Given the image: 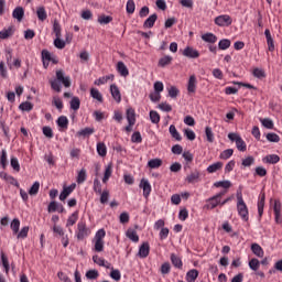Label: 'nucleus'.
Segmentation results:
<instances>
[{"label":"nucleus","mask_w":282,"mask_h":282,"mask_svg":"<svg viewBox=\"0 0 282 282\" xmlns=\"http://www.w3.org/2000/svg\"><path fill=\"white\" fill-rule=\"evenodd\" d=\"M61 83L64 85V87H72V80L69 77H65V73L63 70H57L56 79L50 80L51 89L57 94H61Z\"/></svg>","instance_id":"obj_1"},{"label":"nucleus","mask_w":282,"mask_h":282,"mask_svg":"<svg viewBox=\"0 0 282 282\" xmlns=\"http://www.w3.org/2000/svg\"><path fill=\"white\" fill-rule=\"evenodd\" d=\"M237 212L240 219H242V221H248V219H250L248 205H246V202L243 200V195L241 194V192L237 193Z\"/></svg>","instance_id":"obj_2"},{"label":"nucleus","mask_w":282,"mask_h":282,"mask_svg":"<svg viewBox=\"0 0 282 282\" xmlns=\"http://www.w3.org/2000/svg\"><path fill=\"white\" fill-rule=\"evenodd\" d=\"M105 237H107V231L105 229H99L96 231L93 239L95 252H102L105 250Z\"/></svg>","instance_id":"obj_3"},{"label":"nucleus","mask_w":282,"mask_h":282,"mask_svg":"<svg viewBox=\"0 0 282 282\" xmlns=\"http://www.w3.org/2000/svg\"><path fill=\"white\" fill-rule=\"evenodd\" d=\"M91 235V230L87 228V223L85 220H79L77 224V229L75 230V237L77 241H83Z\"/></svg>","instance_id":"obj_4"},{"label":"nucleus","mask_w":282,"mask_h":282,"mask_svg":"<svg viewBox=\"0 0 282 282\" xmlns=\"http://www.w3.org/2000/svg\"><path fill=\"white\" fill-rule=\"evenodd\" d=\"M228 139L231 142H236V148L238 151H241L242 153L247 151L248 145L246 144V141L239 135L238 133L231 132L228 134Z\"/></svg>","instance_id":"obj_5"},{"label":"nucleus","mask_w":282,"mask_h":282,"mask_svg":"<svg viewBox=\"0 0 282 282\" xmlns=\"http://www.w3.org/2000/svg\"><path fill=\"white\" fill-rule=\"evenodd\" d=\"M214 23L218 25V28H230V25H232V17L228 14L218 15L215 18Z\"/></svg>","instance_id":"obj_6"},{"label":"nucleus","mask_w":282,"mask_h":282,"mask_svg":"<svg viewBox=\"0 0 282 282\" xmlns=\"http://www.w3.org/2000/svg\"><path fill=\"white\" fill-rule=\"evenodd\" d=\"M221 200L217 196H212L206 199V204L204 205L205 210H215L217 206H220Z\"/></svg>","instance_id":"obj_7"},{"label":"nucleus","mask_w":282,"mask_h":282,"mask_svg":"<svg viewBox=\"0 0 282 282\" xmlns=\"http://www.w3.org/2000/svg\"><path fill=\"white\" fill-rule=\"evenodd\" d=\"M139 188L143 189V197L144 199H148V197H151V183L147 178H141Z\"/></svg>","instance_id":"obj_8"},{"label":"nucleus","mask_w":282,"mask_h":282,"mask_svg":"<svg viewBox=\"0 0 282 282\" xmlns=\"http://www.w3.org/2000/svg\"><path fill=\"white\" fill-rule=\"evenodd\" d=\"M281 210H282L281 200L275 199L274 206H273L275 224H282Z\"/></svg>","instance_id":"obj_9"},{"label":"nucleus","mask_w":282,"mask_h":282,"mask_svg":"<svg viewBox=\"0 0 282 282\" xmlns=\"http://www.w3.org/2000/svg\"><path fill=\"white\" fill-rule=\"evenodd\" d=\"M150 252H151V245H149V242H143L139 247L138 257L140 259H147V257H149Z\"/></svg>","instance_id":"obj_10"},{"label":"nucleus","mask_w":282,"mask_h":282,"mask_svg":"<svg viewBox=\"0 0 282 282\" xmlns=\"http://www.w3.org/2000/svg\"><path fill=\"white\" fill-rule=\"evenodd\" d=\"M200 177L202 173H199L197 170H194L185 177V182H187V184H197Z\"/></svg>","instance_id":"obj_11"},{"label":"nucleus","mask_w":282,"mask_h":282,"mask_svg":"<svg viewBox=\"0 0 282 282\" xmlns=\"http://www.w3.org/2000/svg\"><path fill=\"white\" fill-rule=\"evenodd\" d=\"M76 189V184L73 183L72 185L64 187L62 193L59 194L61 202H65L72 193Z\"/></svg>","instance_id":"obj_12"},{"label":"nucleus","mask_w":282,"mask_h":282,"mask_svg":"<svg viewBox=\"0 0 282 282\" xmlns=\"http://www.w3.org/2000/svg\"><path fill=\"white\" fill-rule=\"evenodd\" d=\"M183 56L187 58H199V51L193 48V46H186L183 51Z\"/></svg>","instance_id":"obj_13"},{"label":"nucleus","mask_w":282,"mask_h":282,"mask_svg":"<svg viewBox=\"0 0 282 282\" xmlns=\"http://www.w3.org/2000/svg\"><path fill=\"white\" fill-rule=\"evenodd\" d=\"M187 91L188 94H195V91H197V77L195 75L189 76Z\"/></svg>","instance_id":"obj_14"},{"label":"nucleus","mask_w":282,"mask_h":282,"mask_svg":"<svg viewBox=\"0 0 282 282\" xmlns=\"http://www.w3.org/2000/svg\"><path fill=\"white\" fill-rule=\"evenodd\" d=\"M110 93H111L113 100H116V102H118V104L122 102V95L120 94V89L118 88V86L116 84H112L110 86Z\"/></svg>","instance_id":"obj_15"},{"label":"nucleus","mask_w":282,"mask_h":282,"mask_svg":"<svg viewBox=\"0 0 282 282\" xmlns=\"http://www.w3.org/2000/svg\"><path fill=\"white\" fill-rule=\"evenodd\" d=\"M93 261L100 268H106V270L111 269L110 262L99 256H93Z\"/></svg>","instance_id":"obj_16"},{"label":"nucleus","mask_w":282,"mask_h":282,"mask_svg":"<svg viewBox=\"0 0 282 282\" xmlns=\"http://www.w3.org/2000/svg\"><path fill=\"white\" fill-rule=\"evenodd\" d=\"M12 17L21 22L23 21V17H25V10L22 7H17L12 12Z\"/></svg>","instance_id":"obj_17"},{"label":"nucleus","mask_w":282,"mask_h":282,"mask_svg":"<svg viewBox=\"0 0 282 282\" xmlns=\"http://www.w3.org/2000/svg\"><path fill=\"white\" fill-rule=\"evenodd\" d=\"M264 35L267 39L269 52H274V40L272 39V34L270 33L269 29H265Z\"/></svg>","instance_id":"obj_18"},{"label":"nucleus","mask_w":282,"mask_h":282,"mask_svg":"<svg viewBox=\"0 0 282 282\" xmlns=\"http://www.w3.org/2000/svg\"><path fill=\"white\" fill-rule=\"evenodd\" d=\"M128 124H135V109L128 108L126 111Z\"/></svg>","instance_id":"obj_19"},{"label":"nucleus","mask_w":282,"mask_h":282,"mask_svg":"<svg viewBox=\"0 0 282 282\" xmlns=\"http://www.w3.org/2000/svg\"><path fill=\"white\" fill-rule=\"evenodd\" d=\"M172 264L174 268H177L178 270H182L184 268V263L182 262V258L177 257V254L172 253L170 257Z\"/></svg>","instance_id":"obj_20"},{"label":"nucleus","mask_w":282,"mask_h":282,"mask_svg":"<svg viewBox=\"0 0 282 282\" xmlns=\"http://www.w3.org/2000/svg\"><path fill=\"white\" fill-rule=\"evenodd\" d=\"M1 265L8 276L10 274V261L8 260V256L6 253L1 252Z\"/></svg>","instance_id":"obj_21"},{"label":"nucleus","mask_w":282,"mask_h":282,"mask_svg":"<svg viewBox=\"0 0 282 282\" xmlns=\"http://www.w3.org/2000/svg\"><path fill=\"white\" fill-rule=\"evenodd\" d=\"M263 208H265V194H263L258 199V216H259V219H261V217H263Z\"/></svg>","instance_id":"obj_22"},{"label":"nucleus","mask_w":282,"mask_h":282,"mask_svg":"<svg viewBox=\"0 0 282 282\" xmlns=\"http://www.w3.org/2000/svg\"><path fill=\"white\" fill-rule=\"evenodd\" d=\"M200 39L205 43L215 44L217 42V35H215V33H204L203 35H200Z\"/></svg>","instance_id":"obj_23"},{"label":"nucleus","mask_w":282,"mask_h":282,"mask_svg":"<svg viewBox=\"0 0 282 282\" xmlns=\"http://www.w3.org/2000/svg\"><path fill=\"white\" fill-rule=\"evenodd\" d=\"M251 251L256 257H259L260 259H263L265 252L263 251V248L259 246V243H252L251 245Z\"/></svg>","instance_id":"obj_24"},{"label":"nucleus","mask_w":282,"mask_h":282,"mask_svg":"<svg viewBox=\"0 0 282 282\" xmlns=\"http://www.w3.org/2000/svg\"><path fill=\"white\" fill-rule=\"evenodd\" d=\"M14 35V26H9L8 29H3L0 31V39L6 40L10 39V36Z\"/></svg>","instance_id":"obj_25"},{"label":"nucleus","mask_w":282,"mask_h":282,"mask_svg":"<svg viewBox=\"0 0 282 282\" xmlns=\"http://www.w3.org/2000/svg\"><path fill=\"white\" fill-rule=\"evenodd\" d=\"M126 235L128 239H130V241H133L134 243H138V241H140V236H138V231H135V229L129 228Z\"/></svg>","instance_id":"obj_26"},{"label":"nucleus","mask_w":282,"mask_h":282,"mask_svg":"<svg viewBox=\"0 0 282 282\" xmlns=\"http://www.w3.org/2000/svg\"><path fill=\"white\" fill-rule=\"evenodd\" d=\"M94 132H95L94 128H84L76 133V137L77 138H89V135L94 134Z\"/></svg>","instance_id":"obj_27"},{"label":"nucleus","mask_w":282,"mask_h":282,"mask_svg":"<svg viewBox=\"0 0 282 282\" xmlns=\"http://www.w3.org/2000/svg\"><path fill=\"white\" fill-rule=\"evenodd\" d=\"M197 276H199V271H197V269H192L186 273V281L195 282L197 281Z\"/></svg>","instance_id":"obj_28"},{"label":"nucleus","mask_w":282,"mask_h":282,"mask_svg":"<svg viewBox=\"0 0 282 282\" xmlns=\"http://www.w3.org/2000/svg\"><path fill=\"white\" fill-rule=\"evenodd\" d=\"M117 72L120 73V76L127 77L129 75V68H127V65H124L123 62L117 63Z\"/></svg>","instance_id":"obj_29"},{"label":"nucleus","mask_w":282,"mask_h":282,"mask_svg":"<svg viewBox=\"0 0 282 282\" xmlns=\"http://www.w3.org/2000/svg\"><path fill=\"white\" fill-rule=\"evenodd\" d=\"M281 158H279V155L276 154H269L263 159V162H265L267 164H279Z\"/></svg>","instance_id":"obj_30"},{"label":"nucleus","mask_w":282,"mask_h":282,"mask_svg":"<svg viewBox=\"0 0 282 282\" xmlns=\"http://www.w3.org/2000/svg\"><path fill=\"white\" fill-rule=\"evenodd\" d=\"M169 131L174 140H176L177 142H182V134H180V132L177 131V128H175L174 124L170 126Z\"/></svg>","instance_id":"obj_31"},{"label":"nucleus","mask_w":282,"mask_h":282,"mask_svg":"<svg viewBox=\"0 0 282 282\" xmlns=\"http://www.w3.org/2000/svg\"><path fill=\"white\" fill-rule=\"evenodd\" d=\"M36 15L39 21H46L47 20V11L45 10V7H39L36 9Z\"/></svg>","instance_id":"obj_32"},{"label":"nucleus","mask_w":282,"mask_h":282,"mask_svg":"<svg viewBox=\"0 0 282 282\" xmlns=\"http://www.w3.org/2000/svg\"><path fill=\"white\" fill-rule=\"evenodd\" d=\"M76 221H78V210L74 212L66 221V228H70V226L76 225Z\"/></svg>","instance_id":"obj_33"},{"label":"nucleus","mask_w":282,"mask_h":282,"mask_svg":"<svg viewBox=\"0 0 282 282\" xmlns=\"http://www.w3.org/2000/svg\"><path fill=\"white\" fill-rule=\"evenodd\" d=\"M158 21V14L153 13L150 15L143 24V28H153L155 25V22Z\"/></svg>","instance_id":"obj_34"},{"label":"nucleus","mask_w":282,"mask_h":282,"mask_svg":"<svg viewBox=\"0 0 282 282\" xmlns=\"http://www.w3.org/2000/svg\"><path fill=\"white\" fill-rule=\"evenodd\" d=\"M10 228L13 235H19V229L21 228V220H19V218H14L10 224Z\"/></svg>","instance_id":"obj_35"},{"label":"nucleus","mask_w":282,"mask_h":282,"mask_svg":"<svg viewBox=\"0 0 282 282\" xmlns=\"http://www.w3.org/2000/svg\"><path fill=\"white\" fill-rule=\"evenodd\" d=\"M57 126L61 127L63 130H67V128L69 127V119H67L65 116L58 117Z\"/></svg>","instance_id":"obj_36"},{"label":"nucleus","mask_w":282,"mask_h":282,"mask_svg":"<svg viewBox=\"0 0 282 282\" xmlns=\"http://www.w3.org/2000/svg\"><path fill=\"white\" fill-rule=\"evenodd\" d=\"M173 63V57L171 55H165L159 59V67H166Z\"/></svg>","instance_id":"obj_37"},{"label":"nucleus","mask_w":282,"mask_h":282,"mask_svg":"<svg viewBox=\"0 0 282 282\" xmlns=\"http://www.w3.org/2000/svg\"><path fill=\"white\" fill-rule=\"evenodd\" d=\"M97 153L100 155V158L107 156V145L105 142H98L97 143Z\"/></svg>","instance_id":"obj_38"},{"label":"nucleus","mask_w":282,"mask_h":282,"mask_svg":"<svg viewBox=\"0 0 282 282\" xmlns=\"http://www.w3.org/2000/svg\"><path fill=\"white\" fill-rule=\"evenodd\" d=\"M252 75L254 76V78H259V80H262V78H265L267 76L265 70L259 67L253 68Z\"/></svg>","instance_id":"obj_39"},{"label":"nucleus","mask_w":282,"mask_h":282,"mask_svg":"<svg viewBox=\"0 0 282 282\" xmlns=\"http://www.w3.org/2000/svg\"><path fill=\"white\" fill-rule=\"evenodd\" d=\"M90 96H91V98H94L98 102L104 101L102 94H100V90H98V88H91L90 89Z\"/></svg>","instance_id":"obj_40"},{"label":"nucleus","mask_w":282,"mask_h":282,"mask_svg":"<svg viewBox=\"0 0 282 282\" xmlns=\"http://www.w3.org/2000/svg\"><path fill=\"white\" fill-rule=\"evenodd\" d=\"M223 167H224V163L221 162L213 163L207 167V173H217V171H220V169Z\"/></svg>","instance_id":"obj_41"},{"label":"nucleus","mask_w":282,"mask_h":282,"mask_svg":"<svg viewBox=\"0 0 282 282\" xmlns=\"http://www.w3.org/2000/svg\"><path fill=\"white\" fill-rule=\"evenodd\" d=\"M99 276H100V273L96 269L88 270L86 272V279H89L90 281H96V279H98Z\"/></svg>","instance_id":"obj_42"},{"label":"nucleus","mask_w":282,"mask_h":282,"mask_svg":"<svg viewBox=\"0 0 282 282\" xmlns=\"http://www.w3.org/2000/svg\"><path fill=\"white\" fill-rule=\"evenodd\" d=\"M28 232H30V227L29 226L22 227V229L18 231V234H15L17 239H28Z\"/></svg>","instance_id":"obj_43"},{"label":"nucleus","mask_w":282,"mask_h":282,"mask_svg":"<svg viewBox=\"0 0 282 282\" xmlns=\"http://www.w3.org/2000/svg\"><path fill=\"white\" fill-rule=\"evenodd\" d=\"M86 180H87V171L85 169H82L77 175V184H85Z\"/></svg>","instance_id":"obj_44"},{"label":"nucleus","mask_w":282,"mask_h":282,"mask_svg":"<svg viewBox=\"0 0 282 282\" xmlns=\"http://www.w3.org/2000/svg\"><path fill=\"white\" fill-rule=\"evenodd\" d=\"M149 169H160L162 166V159H152L148 162Z\"/></svg>","instance_id":"obj_45"},{"label":"nucleus","mask_w":282,"mask_h":282,"mask_svg":"<svg viewBox=\"0 0 282 282\" xmlns=\"http://www.w3.org/2000/svg\"><path fill=\"white\" fill-rule=\"evenodd\" d=\"M70 109H73V111H78L80 109V98H78V97L72 98Z\"/></svg>","instance_id":"obj_46"},{"label":"nucleus","mask_w":282,"mask_h":282,"mask_svg":"<svg viewBox=\"0 0 282 282\" xmlns=\"http://www.w3.org/2000/svg\"><path fill=\"white\" fill-rule=\"evenodd\" d=\"M232 153H235V150H232V149L224 150L220 153L219 159L220 160H230V158H232Z\"/></svg>","instance_id":"obj_47"},{"label":"nucleus","mask_w":282,"mask_h":282,"mask_svg":"<svg viewBox=\"0 0 282 282\" xmlns=\"http://www.w3.org/2000/svg\"><path fill=\"white\" fill-rule=\"evenodd\" d=\"M260 265H261V262L257 258H253L249 261V268H250V270H253V272H257V270H259Z\"/></svg>","instance_id":"obj_48"},{"label":"nucleus","mask_w":282,"mask_h":282,"mask_svg":"<svg viewBox=\"0 0 282 282\" xmlns=\"http://www.w3.org/2000/svg\"><path fill=\"white\" fill-rule=\"evenodd\" d=\"M260 122L265 129H274V121L270 118L260 119Z\"/></svg>","instance_id":"obj_49"},{"label":"nucleus","mask_w":282,"mask_h":282,"mask_svg":"<svg viewBox=\"0 0 282 282\" xmlns=\"http://www.w3.org/2000/svg\"><path fill=\"white\" fill-rule=\"evenodd\" d=\"M0 164L2 169H7L8 166V152L6 151V149L1 151Z\"/></svg>","instance_id":"obj_50"},{"label":"nucleus","mask_w":282,"mask_h":282,"mask_svg":"<svg viewBox=\"0 0 282 282\" xmlns=\"http://www.w3.org/2000/svg\"><path fill=\"white\" fill-rule=\"evenodd\" d=\"M109 80H113V75H108L104 77H99L96 82L95 85H106V83H109Z\"/></svg>","instance_id":"obj_51"},{"label":"nucleus","mask_w":282,"mask_h":282,"mask_svg":"<svg viewBox=\"0 0 282 282\" xmlns=\"http://www.w3.org/2000/svg\"><path fill=\"white\" fill-rule=\"evenodd\" d=\"M231 45L230 40L228 39H223L218 42V50H228Z\"/></svg>","instance_id":"obj_52"},{"label":"nucleus","mask_w":282,"mask_h":282,"mask_svg":"<svg viewBox=\"0 0 282 282\" xmlns=\"http://www.w3.org/2000/svg\"><path fill=\"white\" fill-rule=\"evenodd\" d=\"M110 270H111L110 276L113 279V281H120V279H122V273H120V270L113 269L112 265Z\"/></svg>","instance_id":"obj_53"},{"label":"nucleus","mask_w":282,"mask_h":282,"mask_svg":"<svg viewBox=\"0 0 282 282\" xmlns=\"http://www.w3.org/2000/svg\"><path fill=\"white\" fill-rule=\"evenodd\" d=\"M53 32H54L56 39H61L62 28H61V23H58L57 20H55L54 23H53Z\"/></svg>","instance_id":"obj_54"},{"label":"nucleus","mask_w":282,"mask_h":282,"mask_svg":"<svg viewBox=\"0 0 282 282\" xmlns=\"http://www.w3.org/2000/svg\"><path fill=\"white\" fill-rule=\"evenodd\" d=\"M150 120L153 124H160V113H158L155 110H151Z\"/></svg>","instance_id":"obj_55"},{"label":"nucleus","mask_w":282,"mask_h":282,"mask_svg":"<svg viewBox=\"0 0 282 282\" xmlns=\"http://www.w3.org/2000/svg\"><path fill=\"white\" fill-rule=\"evenodd\" d=\"M21 111H32L34 109V105L30 101H24L19 106Z\"/></svg>","instance_id":"obj_56"},{"label":"nucleus","mask_w":282,"mask_h":282,"mask_svg":"<svg viewBox=\"0 0 282 282\" xmlns=\"http://www.w3.org/2000/svg\"><path fill=\"white\" fill-rule=\"evenodd\" d=\"M214 186L216 188H230V186H232V183H230V181H219L214 183Z\"/></svg>","instance_id":"obj_57"},{"label":"nucleus","mask_w":282,"mask_h":282,"mask_svg":"<svg viewBox=\"0 0 282 282\" xmlns=\"http://www.w3.org/2000/svg\"><path fill=\"white\" fill-rule=\"evenodd\" d=\"M41 188V183L39 181L34 182V184L29 189V195H39V191Z\"/></svg>","instance_id":"obj_58"},{"label":"nucleus","mask_w":282,"mask_h":282,"mask_svg":"<svg viewBox=\"0 0 282 282\" xmlns=\"http://www.w3.org/2000/svg\"><path fill=\"white\" fill-rule=\"evenodd\" d=\"M112 21H113V18H111V15H100L98 18V23H100L101 25H107Z\"/></svg>","instance_id":"obj_59"},{"label":"nucleus","mask_w":282,"mask_h":282,"mask_svg":"<svg viewBox=\"0 0 282 282\" xmlns=\"http://www.w3.org/2000/svg\"><path fill=\"white\" fill-rule=\"evenodd\" d=\"M52 105H54V107H56V109H58V111H63V99L59 97H53V101Z\"/></svg>","instance_id":"obj_60"},{"label":"nucleus","mask_w":282,"mask_h":282,"mask_svg":"<svg viewBox=\"0 0 282 282\" xmlns=\"http://www.w3.org/2000/svg\"><path fill=\"white\" fill-rule=\"evenodd\" d=\"M131 142L134 144H142V134L140 131H137L131 135Z\"/></svg>","instance_id":"obj_61"},{"label":"nucleus","mask_w":282,"mask_h":282,"mask_svg":"<svg viewBox=\"0 0 282 282\" xmlns=\"http://www.w3.org/2000/svg\"><path fill=\"white\" fill-rule=\"evenodd\" d=\"M167 91H169L170 98H176L177 96H180V89H177V87L175 86H170L167 88Z\"/></svg>","instance_id":"obj_62"},{"label":"nucleus","mask_w":282,"mask_h":282,"mask_svg":"<svg viewBox=\"0 0 282 282\" xmlns=\"http://www.w3.org/2000/svg\"><path fill=\"white\" fill-rule=\"evenodd\" d=\"M11 166L17 173L21 171V164H19V159H17V156H11Z\"/></svg>","instance_id":"obj_63"},{"label":"nucleus","mask_w":282,"mask_h":282,"mask_svg":"<svg viewBox=\"0 0 282 282\" xmlns=\"http://www.w3.org/2000/svg\"><path fill=\"white\" fill-rule=\"evenodd\" d=\"M242 166L250 167L252 164H254V158L253 156H247L246 159L242 160Z\"/></svg>","instance_id":"obj_64"}]
</instances>
